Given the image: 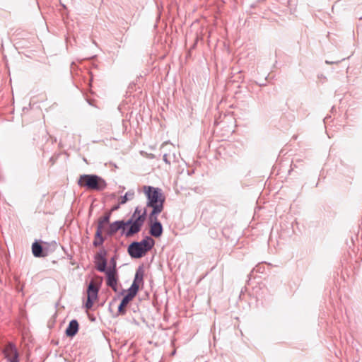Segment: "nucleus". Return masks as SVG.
I'll return each mask as SVG.
<instances>
[{"label":"nucleus","mask_w":362,"mask_h":362,"mask_svg":"<svg viewBox=\"0 0 362 362\" xmlns=\"http://www.w3.org/2000/svg\"><path fill=\"white\" fill-rule=\"evenodd\" d=\"M154 240L146 237L140 242H134L128 247V252L132 257L141 258L146 255L154 245Z\"/></svg>","instance_id":"obj_3"},{"label":"nucleus","mask_w":362,"mask_h":362,"mask_svg":"<svg viewBox=\"0 0 362 362\" xmlns=\"http://www.w3.org/2000/svg\"><path fill=\"white\" fill-rule=\"evenodd\" d=\"M78 185L91 190H102L106 187L103 179L95 175H82L79 177Z\"/></svg>","instance_id":"obj_4"},{"label":"nucleus","mask_w":362,"mask_h":362,"mask_svg":"<svg viewBox=\"0 0 362 362\" xmlns=\"http://www.w3.org/2000/svg\"><path fill=\"white\" fill-rule=\"evenodd\" d=\"M146 217V211H142L139 208H136L132 218L124 222L115 221L110 225L109 233L112 234L116 233L118 230L122 229L126 236H132L140 231L142 226L144 223Z\"/></svg>","instance_id":"obj_1"},{"label":"nucleus","mask_w":362,"mask_h":362,"mask_svg":"<svg viewBox=\"0 0 362 362\" xmlns=\"http://www.w3.org/2000/svg\"><path fill=\"white\" fill-rule=\"evenodd\" d=\"M98 285L94 281H91L87 289V301L86 303L87 309H90L94 303L98 300Z\"/></svg>","instance_id":"obj_5"},{"label":"nucleus","mask_w":362,"mask_h":362,"mask_svg":"<svg viewBox=\"0 0 362 362\" xmlns=\"http://www.w3.org/2000/svg\"><path fill=\"white\" fill-rule=\"evenodd\" d=\"M136 293H137L129 288L127 294L122 300V305H127L128 303L136 296Z\"/></svg>","instance_id":"obj_14"},{"label":"nucleus","mask_w":362,"mask_h":362,"mask_svg":"<svg viewBox=\"0 0 362 362\" xmlns=\"http://www.w3.org/2000/svg\"><path fill=\"white\" fill-rule=\"evenodd\" d=\"M99 238L100 239L99 243H98V241L97 240H95V241H94V245L95 246H97L98 245L102 243V241H103L102 236L100 238Z\"/></svg>","instance_id":"obj_17"},{"label":"nucleus","mask_w":362,"mask_h":362,"mask_svg":"<svg viewBox=\"0 0 362 362\" xmlns=\"http://www.w3.org/2000/svg\"><path fill=\"white\" fill-rule=\"evenodd\" d=\"M32 252L33 255L37 257L46 256V254L43 253L42 252V246L37 242H35L33 244Z\"/></svg>","instance_id":"obj_12"},{"label":"nucleus","mask_w":362,"mask_h":362,"mask_svg":"<svg viewBox=\"0 0 362 362\" xmlns=\"http://www.w3.org/2000/svg\"><path fill=\"white\" fill-rule=\"evenodd\" d=\"M126 307L127 305H122V301H121L120 305H119L118 308L119 312L121 313H124Z\"/></svg>","instance_id":"obj_16"},{"label":"nucleus","mask_w":362,"mask_h":362,"mask_svg":"<svg viewBox=\"0 0 362 362\" xmlns=\"http://www.w3.org/2000/svg\"><path fill=\"white\" fill-rule=\"evenodd\" d=\"M4 354L8 362H19L18 352L13 344H8L4 349Z\"/></svg>","instance_id":"obj_7"},{"label":"nucleus","mask_w":362,"mask_h":362,"mask_svg":"<svg viewBox=\"0 0 362 362\" xmlns=\"http://www.w3.org/2000/svg\"><path fill=\"white\" fill-rule=\"evenodd\" d=\"M143 192L147 198L146 206L152 208L149 214H159L164 209L165 197L162 189L151 186H144Z\"/></svg>","instance_id":"obj_2"},{"label":"nucleus","mask_w":362,"mask_h":362,"mask_svg":"<svg viewBox=\"0 0 362 362\" xmlns=\"http://www.w3.org/2000/svg\"><path fill=\"white\" fill-rule=\"evenodd\" d=\"M144 272L141 269H139L136 271L134 280L133 281L132 285L129 288V289L132 290L133 291L138 293L140 286H143L144 284Z\"/></svg>","instance_id":"obj_8"},{"label":"nucleus","mask_w":362,"mask_h":362,"mask_svg":"<svg viewBox=\"0 0 362 362\" xmlns=\"http://www.w3.org/2000/svg\"><path fill=\"white\" fill-rule=\"evenodd\" d=\"M78 330V323L77 320H73L69 322L68 327L66 329V334L68 337H74Z\"/></svg>","instance_id":"obj_10"},{"label":"nucleus","mask_w":362,"mask_h":362,"mask_svg":"<svg viewBox=\"0 0 362 362\" xmlns=\"http://www.w3.org/2000/svg\"><path fill=\"white\" fill-rule=\"evenodd\" d=\"M109 218H110L109 215H106L103 217H101L99 219L98 223V227H97V230L95 233L96 238L101 237V235L103 233V230L105 229V227L109 222Z\"/></svg>","instance_id":"obj_9"},{"label":"nucleus","mask_w":362,"mask_h":362,"mask_svg":"<svg viewBox=\"0 0 362 362\" xmlns=\"http://www.w3.org/2000/svg\"><path fill=\"white\" fill-rule=\"evenodd\" d=\"M158 214H149L148 221L150 226V234L155 237L159 238L163 233V226L158 220Z\"/></svg>","instance_id":"obj_6"},{"label":"nucleus","mask_w":362,"mask_h":362,"mask_svg":"<svg viewBox=\"0 0 362 362\" xmlns=\"http://www.w3.org/2000/svg\"><path fill=\"white\" fill-rule=\"evenodd\" d=\"M134 196V193L127 192L124 196L121 197L119 199V204H125L129 199H132Z\"/></svg>","instance_id":"obj_15"},{"label":"nucleus","mask_w":362,"mask_h":362,"mask_svg":"<svg viewBox=\"0 0 362 362\" xmlns=\"http://www.w3.org/2000/svg\"><path fill=\"white\" fill-rule=\"evenodd\" d=\"M106 273L107 276V284L115 291L117 286V279L115 277V272L108 270Z\"/></svg>","instance_id":"obj_11"},{"label":"nucleus","mask_w":362,"mask_h":362,"mask_svg":"<svg viewBox=\"0 0 362 362\" xmlns=\"http://www.w3.org/2000/svg\"><path fill=\"white\" fill-rule=\"evenodd\" d=\"M106 267V259L100 254L96 256V268L100 272H104Z\"/></svg>","instance_id":"obj_13"}]
</instances>
